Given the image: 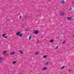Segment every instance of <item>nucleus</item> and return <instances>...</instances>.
Here are the masks:
<instances>
[{
	"label": "nucleus",
	"instance_id": "nucleus-18",
	"mask_svg": "<svg viewBox=\"0 0 74 74\" xmlns=\"http://www.w3.org/2000/svg\"><path fill=\"white\" fill-rule=\"evenodd\" d=\"M67 19L68 20H70V19H71V18L70 17H68V18H67Z\"/></svg>",
	"mask_w": 74,
	"mask_h": 74
},
{
	"label": "nucleus",
	"instance_id": "nucleus-16",
	"mask_svg": "<svg viewBox=\"0 0 74 74\" xmlns=\"http://www.w3.org/2000/svg\"><path fill=\"white\" fill-rule=\"evenodd\" d=\"M47 56L45 55V56H44L43 57V58H47Z\"/></svg>",
	"mask_w": 74,
	"mask_h": 74
},
{
	"label": "nucleus",
	"instance_id": "nucleus-7",
	"mask_svg": "<svg viewBox=\"0 0 74 74\" xmlns=\"http://www.w3.org/2000/svg\"><path fill=\"white\" fill-rule=\"evenodd\" d=\"M19 52H20V54H23V51L21 50H19Z\"/></svg>",
	"mask_w": 74,
	"mask_h": 74
},
{
	"label": "nucleus",
	"instance_id": "nucleus-24",
	"mask_svg": "<svg viewBox=\"0 0 74 74\" xmlns=\"http://www.w3.org/2000/svg\"><path fill=\"white\" fill-rule=\"evenodd\" d=\"M68 71H69V72L71 71V70H70V69L69 70H68Z\"/></svg>",
	"mask_w": 74,
	"mask_h": 74
},
{
	"label": "nucleus",
	"instance_id": "nucleus-26",
	"mask_svg": "<svg viewBox=\"0 0 74 74\" xmlns=\"http://www.w3.org/2000/svg\"><path fill=\"white\" fill-rule=\"evenodd\" d=\"M22 18V16H19L20 18Z\"/></svg>",
	"mask_w": 74,
	"mask_h": 74
},
{
	"label": "nucleus",
	"instance_id": "nucleus-12",
	"mask_svg": "<svg viewBox=\"0 0 74 74\" xmlns=\"http://www.w3.org/2000/svg\"><path fill=\"white\" fill-rule=\"evenodd\" d=\"M47 69V67H44L43 69V70H46Z\"/></svg>",
	"mask_w": 74,
	"mask_h": 74
},
{
	"label": "nucleus",
	"instance_id": "nucleus-2",
	"mask_svg": "<svg viewBox=\"0 0 74 74\" xmlns=\"http://www.w3.org/2000/svg\"><path fill=\"white\" fill-rule=\"evenodd\" d=\"M60 16H62L64 15V14L63 12H60Z\"/></svg>",
	"mask_w": 74,
	"mask_h": 74
},
{
	"label": "nucleus",
	"instance_id": "nucleus-5",
	"mask_svg": "<svg viewBox=\"0 0 74 74\" xmlns=\"http://www.w3.org/2000/svg\"><path fill=\"white\" fill-rule=\"evenodd\" d=\"M23 35L22 34H20L19 35L20 37H23Z\"/></svg>",
	"mask_w": 74,
	"mask_h": 74
},
{
	"label": "nucleus",
	"instance_id": "nucleus-27",
	"mask_svg": "<svg viewBox=\"0 0 74 74\" xmlns=\"http://www.w3.org/2000/svg\"><path fill=\"white\" fill-rule=\"evenodd\" d=\"M43 38V37L41 36V38Z\"/></svg>",
	"mask_w": 74,
	"mask_h": 74
},
{
	"label": "nucleus",
	"instance_id": "nucleus-6",
	"mask_svg": "<svg viewBox=\"0 0 74 74\" xmlns=\"http://www.w3.org/2000/svg\"><path fill=\"white\" fill-rule=\"evenodd\" d=\"M2 60H3V58L1 57L0 58V62L1 63V62H2Z\"/></svg>",
	"mask_w": 74,
	"mask_h": 74
},
{
	"label": "nucleus",
	"instance_id": "nucleus-21",
	"mask_svg": "<svg viewBox=\"0 0 74 74\" xmlns=\"http://www.w3.org/2000/svg\"><path fill=\"white\" fill-rule=\"evenodd\" d=\"M39 53L38 52H37L36 53V55H38V53Z\"/></svg>",
	"mask_w": 74,
	"mask_h": 74
},
{
	"label": "nucleus",
	"instance_id": "nucleus-13",
	"mask_svg": "<svg viewBox=\"0 0 74 74\" xmlns=\"http://www.w3.org/2000/svg\"><path fill=\"white\" fill-rule=\"evenodd\" d=\"M5 34H2V37H5Z\"/></svg>",
	"mask_w": 74,
	"mask_h": 74
},
{
	"label": "nucleus",
	"instance_id": "nucleus-22",
	"mask_svg": "<svg viewBox=\"0 0 74 74\" xmlns=\"http://www.w3.org/2000/svg\"><path fill=\"white\" fill-rule=\"evenodd\" d=\"M46 64V65H48V62H47Z\"/></svg>",
	"mask_w": 74,
	"mask_h": 74
},
{
	"label": "nucleus",
	"instance_id": "nucleus-15",
	"mask_svg": "<svg viewBox=\"0 0 74 74\" xmlns=\"http://www.w3.org/2000/svg\"><path fill=\"white\" fill-rule=\"evenodd\" d=\"M53 41V39H51V40L50 42H52Z\"/></svg>",
	"mask_w": 74,
	"mask_h": 74
},
{
	"label": "nucleus",
	"instance_id": "nucleus-4",
	"mask_svg": "<svg viewBox=\"0 0 74 74\" xmlns=\"http://www.w3.org/2000/svg\"><path fill=\"white\" fill-rule=\"evenodd\" d=\"M21 34V32H18L16 33V36H20V34Z\"/></svg>",
	"mask_w": 74,
	"mask_h": 74
},
{
	"label": "nucleus",
	"instance_id": "nucleus-20",
	"mask_svg": "<svg viewBox=\"0 0 74 74\" xmlns=\"http://www.w3.org/2000/svg\"><path fill=\"white\" fill-rule=\"evenodd\" d=\"M65 42L66 41H64L63 42H62V44H64L65 43Z\"/></svg>",
	"mask_w": 74,
	"mask_h": 74
},
{
	"label": "nucleus",
	"instance_id": "nucleus-1",
	"mask_svg": "<svg viewBox=\"0 0 74 74\" xmlns=\"http://www.w3.org/2000/svg\"><path fill=\"white\" fill-rule=\"evenodd\" d=\"M38 33V31H36V30H34V31L33 33H34V34H37V33Z\"/></svg>",
	"mask_w": 74,
	"mask_h": 74
},
{
	"label": "nucleus",
	"instance_id": "nucleus-19",
	"mask_svg": "<svg viewBox=\"0 0 74 74\" xmlns=\"http://www.w3.org/2000/svg\"><path fill=\"white\" fill-rule=\"evenodd\" d=\"M8 37V36H5L4 37L5 38H7Z\"/></svg>",
	"mask_w": 74,
	"mask_h": 74
},
{
	"label": "nucleus",
	"instance_id": "nucleus-11",
	"mask_svg": "<svg viewBox=\"0 0 74 74\" xmlns=\"http://www.w3.org/2000/svg\"><path fill=\"white\" fill-rule=\"evenodd\" d=\"M32 38V36H30L29 37V40H30Z\"/></svg>",
	"mask_w": 74,
	"mask_h": 74
},
{
	"label": "nucleus",
	"instance_id": "nucleus-10",
	"mask_svg": "<svg viewBox=\"0 0 74 74\" xmlns=\"http://www.w3.org/2000/svg\"><path fill=\"white\" fill-rule=\"evenodd\" d=\"M59 48V46H57L55 48V49H58V48Z\"/></svg>",
	"mask_w": 74,
	"mask_h": 74
},
{
	"label": "nucleus",
	"instance_id": "nucleus-9",
	"mask_svg": "<svg viewBox=\"0 0 74 74\" xmlns=\"http://www.w3.org/2000/svg\"><path fill=\"white\" fill-rule=\"evenodd\" d=\"M61 3L62 4H64V0H62L61 1Z\"/></svg>",
	"mask_w": 74,
	"mask_h": 74
},
{
	"label": "nucleus",
	"instance_id": "nucleus-3",
	"mask_svg": "<svg viewBox=\"0 0 74 74\" xmlns=\"http://www.w3.org/2000/svg\"><path fill=\"white\" fill-rule=\"evenodd\" d=\"M7 53V51H5L3 52V53H2L3 55H5Z\"/></svg>",
	"mask_w": 74,
	"mask_h": 74
},
{
	"label": "nucleus",
	"instance_id": "nucleus-14",
	"mask_svg": "<svg viewBox=\"0 0 74 74\" xmlns=\"http://www.w3.org/2000/svg\"><path fill=\"white\" fill-rule=\"evenodd\" d=\"M65 67V66H62L61 68V69H64Z\"/></svg>",
	"mask_w": 74,
	"mask_h": 74
},
{
	"label": "nucleus",
	"instance_id": "nucleus-8",
	"mask_svg": "<svg viewBox=\"0 0 74 74\" xmlns=\"http://www.w3.org/2000/svg\"><path fill=\"white\" fill-rule=\"evenodd\" d=\"M15 53V52L12 51V53H11L10 55H14Z\"/></svg>",
	"mask_w": 74,
	"mask_h": 74
},
{
	"label": "nucleus",
	"instance_id": "nucleus-25",
	"mask_svg": "<svg viewBox=\"0 0 74 74\" xmlns=\"http://www.w3.org/2000/svg\"><path fill=\"white\" fill-rule=\"evenodd\" d=\"M73 16H71L70 18H71H71H73Z\"/></svg>",
	"mask_w": 74,
	"mask_h": 74
},
{
	"label": "nucleus",
	"instance_id": "nucleus-28",
	"mask_svg": "<svg viewBox=\"0 0 74 74\" xmlns=\"http://www.w3.org/2000/svg\"><path fill=\"white\" fill-rule=\"evenodd\" d=\"M72 4H74V2H72Z\"/></svg>",
	"mask_w": 74,
	"mask_h": 74
},
{
	"label": "nucleus",
	"instance_id": "nucleus-17",
	"mask_svg": "<svg viewBox=\"0 0 74 74\" xmlns=\"http://www.w3.org/2000/svg\"><path fill=\"white\" fill-rule=\"evenodd\" d=\"M16 61H13V64H14V63H16Z\"/></svg>",
	"mask_w": 74,
	"mask_h": 74
},
{
	"label": "nucleus",
	"instance_id": "nucleus-23",
	"mask_svg": "<svg viewBox=\"0 0 74 74\" xmlns=\"http://www.w3.org/2000/svg\"><path fill=\"white\" fill-rule=\"evenodd\" d=\"M71 10H72V9H69V11H71Z\"/></svg>",
	"mask_w": 74,
	"mask_h": 74
}]
</instances>
